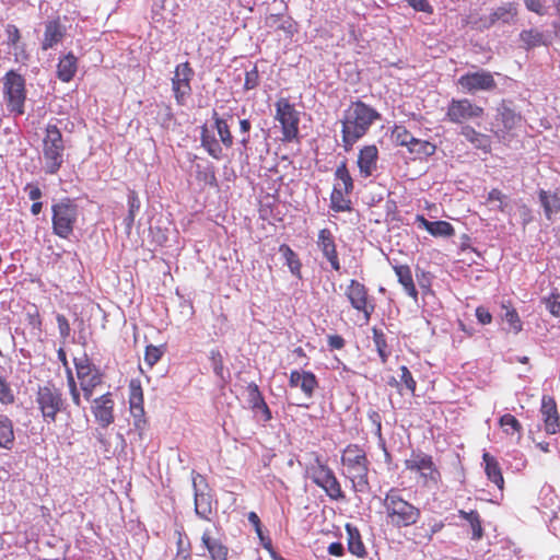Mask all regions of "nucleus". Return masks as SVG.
I'll return each mask as SVG.
<instances>
[{
  "label": "nucleus",
  "instance_id": "obj_6",
  "mask_svg": "<svg viewBox=\"0 0 560 560\" xmlns=\"http://www.w3.org/2000/svg\"><path fill=\"white\" fill-rule=\"evenodd\" d=\"M65 141L60 129L48 124L43 138V158L46 174H57L63 164Z\"/></svg>",
  "mask_w": 560,
  "mask_h": 560
},
{
  "label": "nucleus",
  "instance_id": "obj_10",
  "mask_svg": "<svg viewBox=\"0 0 560 560\" xmlns=\"http://www.w3.org/2000/svg\"><path fill=\"white\" fill-rule=\"evenodd\" d=\"M407 470L419 474L423 486H438L442 476L433 457L422 451H412L410 457L404 460Z\"/></svg>",
  "mask_w": 560,
  "mask_h": 560
},
{
  "label": "nucleus",
  "instance_id": "obj_51",
  "mask_svg": "<svg viewBox=\"0 0 560 560\" xmlns=\"http://www.w3.org/2000/svg\"><path fill=\"white\" fill-rule=\"evenodd\" d=\"M164 351L161 347L149 345L144 351V362L149 368H153L162 358Z\"/></svg>",
  "mask_w": 560,
  "mask_h": 560
},
{
  "label": "nucleus",
  "instance_id": "obj_16",
  "mask_svg": "<svg viewBox=\"0 0 560 560\" xmlns=\"http://www.w3.org/2000/svg\"><path fill=\"white\" fill-rule=\"evenodd\" d=\"M457 83L465 92L471 94L478 91H492L497 88L493 74L485 70L463 74Z\"/></svg>",
  "mask_w": 560,
  "mask_h": 560
},
{
  "label": "nucleus",
  "instance_id": "obj_61",
  "mask_svg": "<svg viewBox=\"0 0 560 560\" xmlns=\"http://www.w3.org/2000/svg\"><path fill=\"white\" fill-rule=\"evenodd\" d=\"M59 335L62 339H67L71 335V327L67 319V317L63 314H57L56 316Z\"/></svg>",
  "mask_w": 560,
  "mask_h": 560
},
{
  "label": "nucleus",
  "instance_id": "obj_25",
  "mask_svg": "<svg viewBox=\"0 0 560 560\" xmlns=\"http://www.w3.org/2000/svg\"><path fill=\"white\" fill-rule=\"evenodd\" d=\"M66 35V27L59 21V19H55L48 21L45 24L44 37L42 40V49L48 50L55 47L58 43H60Z\"/></svg>",
  "mask_w": 560,
  "mask_h": 560
},
{
  "label": "nucleus",
  "instance_id": "obj_12",
  "mask_svg": "<svg viewBox=\"0 0 560 560\" xmlns=\"http://www.w3.org/2000/svg\"><path fill=\"white\" fill-rule=\"evenodd\" d=\"M73 363L83 396L86 400H90L94 389L103 383V373L86 354L82 358H74Z\"/></svg>",
  "mask_w": 560,
  "mask_h": 560
},
{
  "label": "nucleus",
  "instance_id": "obj_56",
  "mask_svg": "<svg viewBox=\"0 0 560 560\" xmlns=\"http://www.w3.org/2000/svg\"><path fill=\"white\" fill-rule=\"evenodd\" d=\"M26 322L28 326L35 331L36 335H40L43 331V320L39 312L35 308L34 312L26 314Z\"/></svg>",
  "mask_w": 560,
  "mask_h": 560
},
{
  "label": "nucleus",
  "instance_id": "obj_34",
  "mask_svg": "<svg viewBox=\"0 0 560 560\" xmlns=\"http://www.w3.org/2000/svg\"><path fill=\"white\" fill-rule=\"evenodd\" d=\"M201 542L212 560H228V548L222 542L214 539L210 530L203 532Z\"/></svg>",
  "mask_w": 560,
  "mask_h": 560
},
{
  "label": "nucleus",
  "instance_id": "obj_14",
  "mask_svg": "<svg viewBox=\"0 0 560 560\" xmlns=\"http://www.w3.org/2000/svg\"><path fill=\"white\" fill-rule=\"evenodd\" d=\"M483 113L482 107L474 104L468 98H453L447 105L445 118L453 124H464L480 118Z\"/></svg>",
  "mask_w": 560,
  "mask_h": 560
},
{
  "label": "nucleus",
  "instance_id": "obj_40",
  "mask_svg": "<svg viewBox=\"0 0 560 560\" xmlns=\"http://www.w3.org/2000/svg\"><path fill=\"white\" fill-rule=\"evenodd\" d=\"M7 37H8V45L14 47L16 50L20 49V51H15L14 59L16 62L25 61L27 59V55L23 48V46H20V39L21 34L19 28L13 24H8L5 28Z\"/></svg>",
  "mask_w": 560,
  "mask_h": 560
},
{
  "label": "nucleus",
  "instance_id": "obj_2",
  "mask_svg": "<svg viewBox=\"0 0 560 560\" xmlns=\"http://www.w3.org/2000/svg\"><path fill=\"white\" fill-rule=\"evenodd\" d=\"M386 523L395 528H407L416 525L421 511L413 503L404 499L396 488L389 489L382 501Z\"/></svg>",
  "mask_w": 560,
  "mask_h": 560
},
{
  "label": "nucleus",
  "instance_id": "obj_31",
  "mask_svg": "<svg viewBox=\"0 0 560 560\" xmlns=\"http://www.w3.org/2000/svg\"><path fill=\"white\" fill-rule=\"evenodd\" d=\"M482 460L488 479L502 491L504 489V478L499 462L489 453H483Z\"/></svg>",
  "mask_w": 560,
  "mask_h": 560
},
{
  "label": "nucleus",
  "instance_id": "obj_38",
  "mask_svg": "<svg viewBox=\"0 0 560 560\" xmlns=\"http://www.w3.org/2000/svg\"><path fill=\"white\" fill-rule=\"evenodd\" d=\"M413 159L424 160L436 152V145L428 140L415 138L412 144L407 148Z\"/></svg>",
  "mask_w": 560,
  "mask_h": 560
},
{
  "label": "nucleus",
  "instance_id": "obj_55",
  "mask_svg": "<svg viewBox=\"0 0 560 560\" xmlns=\"http://www.w3.org/2000/svg\"><path fill=\"white\" fill-rule=\"evenodd\" d=\"M488 202H494L498 201V210L500 212H505L508 203H506V196L498 188H493L488 192L487 197Z\"/></svg>",
  "mask_w": 560,
  "mask_h": 560
},
{
  "label": "nucleus",
  "instance_id": "obj_29",
  "mask_svg": "<svg viewBox=\"0 0 560 560\" xmlns=\"http://www.w3.org/2000/svg\"><path fill=\"white\" fill-rule=\"evenodd\" d=\"M459 133L476 149L481 150L485 153L491 152L492 141L488 135L481 133L468 125L463 126Z\"/></svg>",
  "mask_w": 560,
  "mask_h": 560
},
{
  "label": "nucleus",
  "instance_id": "obj_11",
  "mask_svg": "<svg viewBox=\"0 0 560 560\" xmlns=\"http://www.w3.org/2000/svg\"><path fill=\"white\" fill-rule=\"evenodd\" d=\"M275 119L281 126L283 142H292L299 137L300 113L295 106L285 97H280L276 104Z\"/></svg>",
  "mask_w": 560,
  "mask_h": 560
},
{
  "label": "nucleus",
  "instance_id": "obj_37",
  "mask_svg": "<svg viewBox=\"0 0 560 560\" xmlns=\"http://www.w3.org/2000/svg\"><path fill=\"white\" fill-rule=\"evenodd\" d=\"M539 201L544 208L545 215L548 220L551 219L553 213L560 212V194L549 192L540 189L538 192Z\"/></svg>",
  "mask_w": 560,
  "mask_h": 560
},
{
  "label": "nucleus",
  "instance_id": "obj_46",
  "mask_svg": "<svg viewBox=\"0 0 560 560\" xmlns=\"http://www.w3.org/2000/svg\"><path fill=\"white\" fill-rule=\"evenodd\" d=\"M392 139L396 145L408 148L409 144H412L415 137L405 126L396 125L392 129Z\"/></svg>",
  "mask_w": 560,
  "mask_h": 560
},
{
  "label": "nucleus",
  "instance_id": "obj_59",
  "mask_svg": "<svg viewBox=\"0 0 560 560\" xmlns=\"http://www.w3.org/2000/svg\"><path fill=\"white\" fill-rule=\"evenodd\" d=\"M415 11L427 14L433 13V7L429 0H405Z\"/></svg>",
  "mask_w": 560,
  "mask_h": 560
},
{
  "label": "nucleus",
  "instance_id": "obj_5",
  "mask_svg": "<svg viewBox=\"0 0 560 560\" xmlns=\"http://www.w3.org/2000/svg\"><path fill=\"white\" fill-rule=\"evenodd\" d=\"M79 219V206L74 199L65 197L51 206V229L59 238L68 240L74 232Z\"/></svg>",
  "mask_w": 560,
  "mask_h": 560
},
{
  "label": "nucleus",
  "instance_id": "obj_20",
  "mask_svg": "<svg viewBox=\"0 0 560 560\" xmlns=\"http://www.w3.org/2000/svg\"><path fill=\"white\" fill-rule=\"evenodd\" d=\"M378 149L375 144L364 145L359 150L357 165L359 174L368 178L377 170Z\"/></svg>",
  "mask_w": 560,
  "mask_h": 560
},
{
  "label": "nucleus",
  "instance_id": "obj_52",
  "mask_svg": "<svg viewBox=\"0 0 560 560\" xmlns=\"http://www.w3.org/2000/svg\"><path fill=\"white\" fill-rule=\"evenodd\" d=\"M15 400L13 390L7 380L0 375V402L2 405H11Z\"/></svg>",
  "mask_w": 560,
  "mask_h": 560
},
{
  "label": "nucleus",
  "instance_id": "obj_60",
  "mask_svg": "<svg viewBox=\"0 0 560 560\" xmlns=\"http://www.w3.org/2000/svg\"><path fill=\"white\" fill-rule=\"evenodd\" d=\"M258 83H259V73H258L257 67H254L252 70H249L245 73L244 89L247 91L253 90L258 85Z\"/></svg>",
  "mask_w": 560,
  "mask_h": 560
},
{
  "label": "nucleus",
  "instance_id": "obj_17",
  "mask_svg": "<svg viewBox=\"0 0 560 560\" xmlns=\"http://www.w3.org/2000/svg\"><path fill=\"white\" fill-rule=\"evenodd\" d=\"M316 246L323 257L329 262L331 269L339 271L341 264L337 250L336 237L331 230L324 228L318 231Z\"/></svg>",
  "mask_w": 560,
  "mask_h": 560
},
{
  "label": "nucleus",
  "instance_id": "obj_43",
  "mask_svg": "<svg viewBox=\"0 0 560 560\" xmlns=\"http://www.w3.org/2000/svg\"><path fill=\"white\" fill-rule=\"evenodd\" d=\"M279 252L282 254L283 258L285 259V262L290 269V271L301 277V268L302 262L298 256V254L287 244H281L279 247Z\"/></svg>",
  "mask_w": 560,
  "mask_h": 560
},
{
  "label": "nucleus",
  "instance_id": "obj_13",
  "mask_svg": "<svg viewBox=\"0 0 560 560\" xmlns=\"http://www.w3.org/2000/svg\"><path fill=\"white\" fill-rule=\"evenodd\" d=\"M350 305L355 311L363 314L364 322L368 323L375 311V304L369 294V289L355 279H351L345 290Z\"/></svg>",
  "mask_w": 560,
  "mask_h": 560
},
{
  "label": "nucleus",
  "instance_id": "obj_23",
  "mask_svg": "<svg viewBox=\"0 0 560 560\" xmlns=\"http://www.w3.org/2000/svg\"><path fill=\"white\" fill-rule=\"evenodd\" d=\"M264 23L270 31L282 32L289 38L298 32L296 22L291 16L282 13L266 15Z\"/></svg>",
  "mask_w": 560,
  "mask_h": 560
},
{
  "label": "nucleus",
  "instance_id": "obj_19",
  "mask_svg": "<svg viewBox=\"0 0 560 560\" xmlns=\"http://www.w3.org/2000/svg\"><path fill=\"white\" fill-rule=\"evenodd\" d=\"M318 380L312 371L292 370L289 375V386L300 388L306 398H312L318 388Z\"/></svg>",
  "mask_w": 560,
  "mask_h": 560
},
{
  "label": "nucleus",
  "instance_id": "obj_30",
  "mask_svg": "<svg viewBox=\"0 0 560 560\" xmlns=\"http://www.w3.org/2000/svg\"><path fill=\"white\" fill-rule=\"evenodd\" d=\"M416 221L432 236L450 237L455 234L453 225L447 221H429L423 215H417Z\"/></svg>",
  "mask_w": 560,
  "mask_h": 560
},
{
  "label": "nucleus",
  "instance_id": "obj_33",
  "mask_svg": "<svg viewBox=\"0 0 560 560\" xmlns=\"http://www.w3.org/2000/svg\"><path fill=\"white\" fill-rule=\"evenodd\" d=\"M129 406L133 417H142L144 415L143 392L138 380H131L129 383Z\"/></svg>",
  "mask_w": 560,
  "mask_h": 560
},
{
  "label": "nucleus",
  "instance_id": "obj_39",
  "mask_svg": "<svg viewBox=\"0 0 560 560\" xmlns=\"http://www.w3.org/2000/svg\"><path fill=\"white\" fill-rule=\"evenodd\" d=\"M195 512L199 517L210 521L212 514V499L209 493L195 492Z\"/></svg>",
  "mask_w": 560,
  "mask_h": 560
},
{
  "label": "nucleus",
  "instance_id": "obj_45",
  "mask_svg": "<svg viewBox=\"0 0 560 560\" xmlns=\"http://www.w3.org/2000/svg\"><path fill=\"white\" fill-rule=\"evenodd\" d=\"M499 424L506 434H517L518 438L522 435L523 427L521 422L511 413H504L501 416L499 419Z\"/></svg>",
  "mask_w": 560,
  "mask_h": 560
},
{
  "label": "nucleus",
  "instance_id": "obj_54",
  "mask_svg": "<svg viewBox=\"0 0 560 560\" xmlns=\"http://www.w3.org/2000/svg\"><path fill=\"white\" fill-rule=\"evenodd\" d=\"M400 373V385L404 384L407 390H409L410 394L415 396L417 382L413 378L410 370L406 365H401Z\"/></svg>",
  "mask_w": 560,
  "mask_h": 560
},
{
  "label": "nucleus",
  "instance_id": "obj_26",
  "mask_svg": "<svg viewBox=\"0 0 560 560\" xmlns=\"http://www.w3.org/2000/svg\"><path fill=\"white\" fill-rule=\"evenodd\" d=\"M248 393V402L250 408L255 411H259L262 415V420L265 422H269L272 419V413L270 408L268 407L265 398L258 387V385L254 382L247 385Z\"/></svg>",
  "mask_w": 560,
  "mask_h": 560
},
{
  "label": "nucleus",
  "instance_id": "obj_7",
  "mask_svg": "<svg viewBox=\"0 0 560 560\" xmlns=\"http://www.w3.org/2000/svg\"><path fill=\"white\" fill-rule=\"evenodd\" d=\"M35 401L44 421L48 423L55 422L57 415L67 409L62 390L51 382L38 386Z\"/></svg>",
  "mask_w": 560,
  "mask_h": 560
},
{
  "label": "nucleus",
  "instance_id": "obj_27",
  "mask_svg": "<svg viewBox=\"0 0 560 560\" xmlns=\"http://www.w3.org/2000/svg\"><path fill=\"white\" fill-rule=\"evenodd\" d=\"M346 532H347V546L348 551L355 556L357 558H365L368 556L366 547L363 542L362 536L360 534V530L357 526H353L350 523L346 524Z\"/></svg>",
  "mask_w": 560,
  "mask_h": 560
},
{
  "label": "nucleus",
  "instance_id": "obj_44",
  "mask_svg": "<svg viewBox=\"0 0 560 560\" xmlns=\"http://www.w3.org/2000/svg\"><path fill=\"white\" fill-rule=\"evenodd\" d=\"M336 183L341 184L342 190L353 191L354 184L352 176L348 170L347 162L342 161L335 171Z\"/></svg>",
  "mask_w": 560,
  "mask_h": 560
},
{
  "label": "nucleus",
  "instance_id": "obj_47",
  "mask_svg": "<svg viewBox=\"0 0 560 560\" xmlns=\"http://www.w3.org/2000/svg\"><path fill=\"white\" fill-rule=\"evenodd\" d=\"M503 308H505L503 319L508 323L510 327L509 330L512 331L513 334L521 332L523 329V324L516 310L505 305H503Z\"/></svg>",
  "mask_w": 560,
  "mask_h": 560
},
{
  "label": "nucleus",
  "instance_id": "obj_50",
  "mask_svg": "<svg viewBox=\"0 0 560 560\" xmlns=\"http://www.w3.org/2000/svg\"><path fill=\"white\" fill-rule=\"evenodd\" d=\"M196 179L211 187L217 186V177L213 166H208L201 170L200 165H197Z\"/></svg>",
  "mask_w": 560,
  "mask_h": 560
},
{
  "label": "nucleus",
  "instance_id": "obj_28",
  "mask_svg": "<svg viewBox=\"0 0 560 560\" xmlns=\"http://www.w3.org/2000/svg\"><path fill=\"white\" fill-rule=\"evenodd\" d=\"M351 194L352 191L342 190L340 183H335L330 194V209L335 212H350L352 210Z\"/></svg>",
  "mask_w": 560,
  "mask_h": 560
},
{
  "label": "nucleus",
  "instance_id": "obj_64",
  "mask_svg": "<svg viewBox=\"0 0 560 560\" xmlns=\"http://www.w3.org/2000/svg\"><path fill=\"white\" fill-rule=\"evenodd\" d=\"M476 317L482 325H488L492 322L491 313L483 306H478L476 308Z\"/></svg>",
  "mask_w": 560,
  "mask_h": 560
},
{
  "label": "nucleus",
  "instance_id": "obj_35",
  "mask_svg": "<svg viewBox=\"0 0 560 560\" xmlns=\"http://www.w3.org/2000/svg\"><path fill=\"white\" fill-rule=\"evenodd\" d=\"M15 446L13 421L7 415H0V448L12 451Z\"/></svg>",
  "mask_w": 560,
  "mask_h": 560
},
{
  "label": "nucleus",
  "instance_id": "obj_4",
  "mask_svg": "<svg viewBox=\"0 0 560 560\" xmlns=\"http://www.w3.org/2000/svg\"><path fill=\"white\" fill-rule=\"evenodd\" d=\"M211 118L213 120V128L217 130L219 140L211 133L206 125L201 127L200 142L201 147L214 160L223 158V148L230 149L233 147L234 138L231 132L228 121L222 118L217 110L212 112Z\"/></svg>",
  "mask_w": 560,
  "mask_h": 560
},
{
  "label": "nucleus",
  "instance_id": "obj_49",
  "mask_svg": "<svg viewBox=\"0 0 560 560\" xmlns=\"http://www.w3.org/2000/svg\"><path fill=\"white\" fill-rule=\"evenodd\" d=\"M128 206H129V212L126 218V222H127V228L130 229L135 222L136 213L140 209V200H139L138 194L135 190L130 191V194L128 195Z\"/></svg>",
  "mask_w": 560,
  "mask_h": 560
},
{
  "label": "nucleus",
  "instance_id": "obj_1",
  "mask_svg": "<svg viewBox=\"0 0 560 560\" xmlns=\"http://www.w3.org/2000/svg\"><path fill=\"white\" fill-rule=\"evenodd\" d=\"M380 119L381 114L376 108L360 100L351 102L341 119V140L345 151H351L353 145L369 132L372 125Z\"/></svg>",
  "mask_w": 560,
  "mask_h": 560
},
{
  "label": "nucleus",
  "instance_id": "obj_62",
  "mask_svg": "<svg viewBox=\"0 0 560 560\" xmlns=\"http://www.w3.org/2000/svg\"><path fill=\"white\" fill-rule=\"evenodd\" d=\"M524 3L527 10L532 12H535L539 15H544L546 13V8L542 0H524Z\"/></svg>",
  "mask_w": 560,
  "mask_h": 560
},
{
  "label": "nucleus",
  "instance_id": "obj_24",
  "mask_svg": "<svg viewBox=\"0 0 560 560\" xmlns=\"http://www.w3.org/2000/svg\"><path fill=\"white\" fill-rule=\"evenodd\" d=\"M540 411L544 418L545 431L548 434H556L560 430V417L556 400L550 396H544Z\"/></svg>",
  "mask_w": 560,
  "mask_h": 560
},
{
  "label": "nucleus",
  "instance_id": "obj_15",
  "mask_svg": "<svg viewBox=\"0 0 560 560\" xmlns=\"http://www.w3.org/2000/svg\"><path fill=\"white\" fill-rule=\"evenodd\" d=\"M192 78L194 70L188 61L182 62L175 67L174 75L172 78V91L177 105H185L186 100L190 96V82Z\"/></svg>",
  "mask_w": 560,
  "mask_h": 560
},
{
  "label": "nucleus",
  "instance_id": "obj_22",
  "mask_svg": "<svg viewBox=\"0 0 560 560\" xmlns=\"http://www.w3.org/2000/svg\"><path fill=\"white\" fill-rule=\"evenodd\" d=\"M93 415L96 421L106 428L114 422V400L110 393H106L93 401Z\"/></svg>",
  "mask_w": 560,
  "mask_h": 560
},
{
  "label": "nucleus",
  "instance_id": "obj_3",
  "mask_svg": "<svg viewBox=\"0 0 560 560\" xmlns=\"http://www.w3.org/2000/svg\"><path fill=\"white\" fill-rule=\"evenodd\" d=\"M343 475L351 481L354 491L364 492L369 489L370 460L366 452L359 444H348L341 453Z\"/></svg>",
  "mask_w": 560,
  "mask_h": 560
},
{
  "label": "nucleus",
  "instance_id": "obj_48",
  "mask_svg": "<svg viewBox=\"0 0 560 560\" xmlns=\"http://www.w3.org/2000/svg\"><path fill=\"white\" fill-rule=\"evenodd\" d=\"M209 360L211 362V365H212L215 376H218L222 381H225L226 370L224 368L223 355L220 352V350L212 349L209 354Z\"/></svg>",
  "mask_w": 560,
  "mask_h": 560
},
{
  "label": "nucleus",
  "instance_id": "obj_36",
  "mask_svg": "<svg viewBox=\"0 0 560 560\" xmlns=\"http://www.w3.org/2000/svg\"><path fill=\"white\" fill-rule=\"evenodd\" d=\"M393 268L397 276L398 282L402 285L406 293L415 301H417L418 291L413 282L410 267L408 265H395Z\"/></svg>",
  "mask_w": 560,
  "mask_h": 560
},
{
  "label": "nucleus",
  "instance_id": "obj_42",
  "mask_svg": "<svg viewBox=\"0 0 560 560\" xmlns=\"http://www.w3.org/2000/svg\"><path fill=\"white\" fill-rule=\"evenodd\" d=\"M373 334V341L376 348V351L378 353V357L381 359V362L385 364L390 357V349L387 345L386 336L383 332V330L373 327L372 328Z\"/></svg>",
  "mask_w": 560,
  "mask_h": 560
},
{
  "label": "nucleus",
  "instance_id": "obj_21",
  "mask_svg": "<svg viewBox=\"0 0 560 560\" xmlns=\"http://www.w3.org/2000/svg\"><path fill=\"white\" fill-rule=\"evenodd\" d=\"M517 15V3L508 2L497 9H494L489 15L480 18V26L483 28H490L498 22L504 24L511 23Z\"/></svg>",
  "mask_w": 560,
  "mask_h": 560
},
{
  "label": "nucleus",
  "instance_id": "obj_53",
  "mask_svg": "<svg viewBox=\"0 0 560 560\" xmlns=\"http://www.w3.org/2000/svg\"><path fill=\"white\" fill-rule=\"evenodd\" d=\"M521 39L528 47H536L542 44V34L535 30H526L521 33Z\"/></svg>",
  "mask_w": 560,
  "mask_h": 560
},
{
  "label": "nucleus",
  "instance_id": "obj_57",
  "mask_svg": "<svg viewBox=\"0 0 560 560\" xmlns=\"http://www.w3.org/2000/svg\"><path fill=\"white\" fill-rule=\"evenodd\" d=\"M428 526L429 528L425 530L423 537L429 542L435 534L440 533L444 528L445 524L442 520L432 518L429 521Z\"/></svg>",
  "mask_w": 560,
  "mask_h": 560
},
{
  "label": "nucleus",
  "instance_id": "obj_41",
  "mask_svg": "<svg viewBox=\"0 0 560 560\" xmlns=\"http://www.w3.org/2000/svg\"><path fill=\"white\" fill-rule=\"evenodd\" d=\"M458 515L470 524L472 530L471 539L480 540L483 536V528L478 511L472 510L470 512H466L464 510H459Z\"/></svg>",
  "mask_w": 560,
  "mask_h": 560
},
{
  "label": "nucleus",
  "instance_id": "obj_18",
  "mask_svg": "<svg viewBox=\"0 0 560 560\" xmlns=\"http://www.w3.org/2000/svg\"><path fill=\"white\" fill-rule=\"evenodd\" d=\"M521 120L522 116L518 113L502 103L498 107L495 115L497 129L493 130V133L500 140H505L506 136L520 125Z\"/></svg>",
  "mask_w": 560,
  "mask_h": 560
},
{
  "label": "nucleus",
  "instance_id": "obj_63",
  "mask_svg": "<svg viewBox=\"0 0 560 560\" xmlns=\"http://www.w3.org/2000/svg\"><path fill=\"white\" fill-rule=\"evenodd\" d=\"M174 119V114L170 105H164L162 108L161 117L159 118L162 127H168Z\"/></svg>",
  "mask_w": 560,
  "mask_h": 560
},
{
  "label": "nucleus",
  "instance_id": "obj_8",
  "mask_svg": "<svg viewBox=\"0 0 560 560\" xmlns=\"http://www.w3.org/2000/svg\"><path fill=\"white\" fill-rule=\"evenodd\" d=\"M2 81L7 109L14 116L23 115L26 100L25 79L16 71L9 70Z\"/></svg>",
  "mask_w": 560,
  "mask_h": 560
},
{
  "label": "nucleus",
  "instance_id": "obj_58",
  "mask_svg": "<svg viewBox=\"0 0 560 560\" xmlns=\"http://www.w3.org/2000/svg\"><path fill=\"white\" fill-rule=\"evenodd\" d=\"M546 307L553 316H560V293L552 292L546 299Z\"/></svg>",
  "mask_w": 560,
  "mask_h": 560
},
{
  "label": "nucleus",
  "instance_id": "obj_32",
  "mask_svg": "<svg viewBox=\"0 0 560 560\" xmlns=\"http://www.w3.org/2000/svg\"><path fill=\"white\" fill-rule=\"evenodd\" d=\"M78 70V59L72 52L59 59L57 65V77L62 82H70Z\"/></svg>",
  "mask_w": 560,
  "mask_h": 560
},
{
  "label": "nucleus",
  "instance_id": "obj_9",
  "mask_svg": "<svg viewBox=\"0 0 560 560\" xmlns=\"http://www.w3.org/2000/svg\"><path fill=\"white\" fill-rule=\"evenodd\" d=\"M313 482L322 488L331 500L345 499V493L340 482L332 469L323 460L322 456L316 454L314 463L310 467Z\"/></svg>",
  "mask_w": 560,
  "mask_h": 560
}]
</instances>
